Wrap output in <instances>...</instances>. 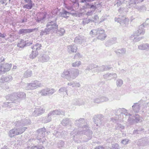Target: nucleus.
<instances>
[{
    "label": "nucleus",
    "instance_id": "nucleus-1",
    "mask_svg": "<svg viewBox=\"0 0 149 149\" xmlns=\"http://www.w3.org/2000/svg\"><path fill=\"white\" fill-rule=\"evenodd\" d=\"M85 122L83 118H80L75 120V124L79 127L75 129L70 133L71 135L72 136L73 139L75 142H79L78 139L83 134L85 135L84 137L87 140L86 141L91 139L93 132L89 129L88 126L84 125Z\"/></svg>",
    "mask_w": 149,
    "mask_h": 149
},
{
    "label": "nucleus",
    "instance_id": "nucleus-2",
    "mask_svg": "<svg viewBox=\"0 0 149 149\" xmlns=\"http://www.w3.org/2000/svg\"><path fill=\"white\" fill-rule=\"evenodd\" d=\"M26 129V127H21L18 128L14 127L9 131L8 133L9 136L12 137L15 136L20 134L23 133Z\"/></svg>",
    "mask_w": 149,
    "mask_h": 149
},
{
    "label": "nucleus",
    "instance_id": "nucleus-3",
    "mask_svg": "<svg viewBox=\"0 0 149 149\" xmlns=\"http://www.w3.org/2000/svg\"><path fill=\"white\" fill-rule=\"evenodd\" d=\"M56 20V18H55L52 20H49L46 25V27L49 29V30L52 33L56 31V30L58 28Z\"/></svg>",
    "mask_w": 149,
    "mask_h": 149
},
{
    "label": "nucleus",
    "instance_id": "nucleus-4",
    "mask_svg": "<svg viewBox=\"0 0 149 149\" xmlns=\"http://www.w3.org/2000/svg\"><path fill=\"white\" fill-rule=\"evenodd\" d=\"M41 85L39 81L36 80L31 83L27 84L25 88L26 90H33L40 87Z\"/></svg>",
    "mask_w": 149,
    "mask_h": 149
},
{
    "label": "nucleus",
    "instance_id": "nucleus-5",
    "mask_svg": "<svg viewBox=\"0 0 149 149\" xmlns=\"http://www.w3.org/2000/svg\"><path fill=\"white\" fill-rule=\"evenodd\" d=\"M124 115L125 116V118H128L127 122L130 123H137L140 120V117L139 115L137 114L135 116H134L133 118H131L130 116H131V115L128 114V115L125 114Z\"/></svg>",
    "mask_w": 149,
    "mask_h": 149
},
{
    "label": "nucleus",
    "instance_id": "nucleus-6",
    "mask_svg": "<svg viewBox=\"0 0 149 149\" xmlns=\"http://www.w3.org/2000/svg\"><path fill=\"white\" fill-rule=\"evenodd\" d=\"M115 114L116 116H118V119L120 118L119 117V116H122L124 117L123 118H125V119L123 120H124L126 118H125V116L124 115L125 114V115L128 114L127 112V110L124 108H120L115 110Z\"/></svg>",
    "mask_w": 149,
    "mask_h": 149
},
{
    "label": "nucleus",
    "instance_id": "nucleus-7",
    "mask_svg": "<svg viewBox=\"0 0 149 149\" xmlns=\"http://www.w3.org/2000/svg\"><path fill=\"white\" fill-rule=\"evenodd\" d=\"M141 101L139 102L138 103H134L132 107V111L135 113H138L140 110L142 109V111H144L143 109V107H142L143 105L141 103Z\"/></svg>",
    "mask_w": 149,
    "mask_h": 149
},
{
    "label": "nucleus",
    "instance_id": "nucleus-8",
    "mask_svg": "<svg viewBox=\"0 0 149 149\" xmlns=\"http://www.w3.org/2000/svg\"><path fill=\"white\" fill-rule=\"evenodd\" d=\"M111 68V67L109 66L103 65L99 67L97 65V67L94 70V72H95L98 73L104 71L110 70Z\"/></svg>",
    "mask_w": 149,
    "mask_h": 149
},
{
    "label": "nucleus",
    "instance_id": "nucleus-9",
    "mask_svg": "<svg viewBox=\"0 0 149 149\" xmlns=\"http://www.w3.org/2000/svg\"><path fill=\"white\" fill-rule=\"evenodd\" d=\"M94 122L96 126L102 124V121L103 119V116L102 115H98L95 116L94 118Z\"/></svg>",
    "mask_w": 149,
    "mask_h": 149
},
{
    "label": "nucleus",
    "instance_id": "nucleus-10",
    "mask_svg": "<svg viewBox=\"0 0 149 149\" xmlns=\"http://www.w3.org/2000/svg\"><path fill=\"white\" fill-rule=\"evenodd\" d=\"M144 25H140L139 27L138 30L135 31L133 34L134 36H139L141 35H143L145 33V30L144 29Z\"/></svg>",
    "mask_w": 149,
    "mask_h": 149
},
{
    "label": "nucleus",
    "instance_id": "nucleus-11",
    "mask_svg": "<svg viewBox=\"0 0 149 149\" xmlns=\"http://www.w3.org/2000/svg\"><path fill=\"white\" fill-rule=\"evenodd\" d=\"M70 80L74 79L79 74V71L78 69H72L70 70Z\"/></svg>",
    "mask_w": 149,
    "mask_h": 149
},
{
    "label": "nucleus",
    "instance_id": "nucleus-12",
    "mask_svg": "<svg viewBox=\"0 0 149 149\" xmlns=\"http://www.w3.org/2000/svg\"><path fill=\"white\" fill-rule=\"evenodd\" d=\"M45 109L42 107L36 108L34 109L32 114L35 116H39L44 113Z\"/></svg>",
    "mask_w": 149,
    "mask_h": 149
},
{
    "label": "nucleus",
    "instance_id": "nucleus-13",
    "mask_svg": "<svg viewBox=\"0 0 149 149\" xmlns=\"http://www.w3.org/2000/svg\"><path fill=\"white\" fill-rule=\"evenodd\" d=\"M36 29H21L19 31L18 33L20 35H24L28 33L32 32Z\"/></svg>",
    "mask_w": 149,
    "mask_h": 149
},
{
    "label": "nucleus",
    "instance_id": "nucleus-14",
    "mask_svg": "<svg viewBox=\"0 0 149 149\" xmlns=\"http://www.w3.org/2000/svg\"><path fill=\"white\" fill-rule=\"evenodd\" d=\"M17 95L16 92H14L11 94L8 95L6 96V99L13 101L16 102H18L17 100L18 99Z\"/></svg>",
    "mask_w": 149,
    "mask_h": 149
},
{
    "label": "nucleus",
    "instance_id": "nucleus-15",
    "mask_svg": "<svg viewBox=\"0 0 149 149\" xmlns=\"http://www.w3.org/2000/svg\"><path fill=\"white\" fill-rule=\"evenodd\" d=\"M77 47L75 44H72L67 46V51L70 54L76 53L77 51Z\"/></svg>",
    "mask_w": 149,
    "mask_h": 149
},
{
    "label": "nucleus",
    "instance_id": "nucleus-16",
    "mask_svg": "<svg viewBox=\"0 0 149 149\" xmlns=\"http://www.w3.org/2000/svg\"><path fill=\"white\" fill-rule=\"evenodd\" d=\"M115 20L118 22L121 25L125 26L126 24L128 23L129 20L127 18L121 19L120 17H116L115 18Z\"/></svg>",
    "mask_w": 149,
    "mask_h": 149
},
{
    "label": "nucleus",
    "instance_id": "nucleus-17",
    "mask_svg": "<svg viewBox=\"0 0 149 149\" xmlns=\"http://www.w3.org/2000/svg\"><path fill=\"white\" fill-rule=\"evenodd\" d=\"M86 39L85 37L81 35H79L76 36L74 40V42L76 43H79L81 44L85 42Z\"/></svg>",
    "mask_w": 149,
    "mask_h": 149
},
{
    "label": "nucleus",
    "instance_id": "nucleus-18",
    "mask_svg": "<svg viewBox=\"0 0 149 149\" xmlns=\"http://www.w3.org/2000/svg\"><path fill=\"white\" fill-rule=\"evenodd\" d=\"M136 3L135 0H129L128 1H126V6L129 8H136Z\"/></svg>",
    "mask_w": 149,
    "mask_h": 149
},
{
    "label": "nucleus",
    "instance_id": "nucleus-19",
    "mask_svg": "<svg viewBox=\"0 0 149 149\" xmlns=\"http://www.w3.org/2000/svg\"><path fill=\"white\" fill-rule=\"evenodd\" d=\"M104 78L106 79L111 80L114 78H116L117 75L115 73L109 74L107 73L103 75Z\"/></svg>",
    "mask_w": 149,
    "mask_h": 149
},
{
    "label": "nucleus",
    "instance_id": "nucleus-20",
    "mask_svg": "<svg viewBox=\"0 0 149 149\" xmlns=\"http://www.w3.org/2000/svg\"><path fill=\"white\" fill-rule=\"evenodd\" d=\"M70 70H65L61 74V77L63 78H66L68 80H70Z\"/></svg>",
    "mask_w": 149,
    "mask_h": 149
},
{
    "label": "nucleus",
    "instance_id": "nucleus-21",
    "mask_svg": "<svg viewBox=\"0 0 149 149\" xmlns=\"http://www.w3.org/2000/svg\"><path fill=\"white\" fill-rule=\"evenodd\" d=\"M138 48L140 50H148L149 49V44L148 43L142 44L138 46Z\"/></svg>",
    "mask_w": 149,
    "mask_h": 149
},
{
    "label": "nucleus",
    "instance_id": "nucleus-22",
    "mask_svg": "<svg viewBox=\"0 0 149 149\" xmlns=\"http://www.w3.org/2000/svg\"><path fill=\"white\" fill-rule=\"evenodd\" d=\"M49 59V57L48 55L44 54L40 56L39 58V61L41 62L48 61Z\"/></svg>",
    "mask_w": 149,
    "mask_h": 149
},
{
    "label": "nucleus",
    "instance_id": "nucleus-23",
    "mask_svg": "<svg viewBox=\"0 0 149 149\" xmlns=\"http://www.w3.org/2000/svg\"><path fill=\"white\" fill-rule=\"evenodd\" d=\"M84 9L89 8L91 9L96 10L97 8L96 6L93 5V3H90L89 2L85 3V6H83Z\"/></svg>",
    "mask_w": 149,
    "mask_h": 149
},
{
    "label": "nucleus",
    "instance_id": "nucleus-24",
    "mask_svg": "<svg viewBox=\"0 0 149 149\" xmlns=\"http://www.w3.org/2000/svg\"><path fill=\"white\" fill-rule=\"evenodd\" d=\"M32 43H29L28 42H26L23 40H21L17 44V46L19 47L20 48H23L24 47L26 46H29L30 44H31Z\"/></svg>",
    "mask_w": 149,
    "mask_h": 149
},
{
    "label": "nucleus",
    "instance_id": "nucleus-25",
    "mask_svg": "<svg viewBox=\"0 0 149 149\" xmlns=\"http://www.w3.org/2000/svg\"><path fill=\"white\" fill-rule=\"evenodd\" d=\"M134 34H133L130 36V39L133 40L134 42H137L140 41L144 38V37H138L139 36H134Z\"/></svg>",
    "mask_w": 149,
    "mask_h": 149
},
{
    "label": "nucleus",
    "instance_id": "nucleus-26",
    "mask_svg": "<svg viewBox=\"0 0 149 149\" xmlns=\"http://www.w3.org/2000/svg\"><path fill=\"white\" fill-rule=\"evenodd\" d=\"M114 52L117 55L120 56V54L123 55L125 54L126 52V49L125 48H122L118 49Z\"/></svg>",
    "mask_w": 149,
    "mask_h": 149
},
{
    "label": "nucleus",
    "instance_id": "nucleus-27",
    "mask_svg": "<svg viewBox=\"0 0 149 149\" xmlns=\"http://www.w3.org/2000/svg\"><path fill=\"white\" fill-rule=\"evenodd\" d=\"M13 79V78L12 76L8 75L6 77L2 76L1 78V80L2 82H9Z\"/></svg>",
    "mask_w": 149,
    "mask_h": 149
},
{
    "label": "nucleus",
    "instance_id": "nucleus-28",
    "mask_svg": "<svg viewBox=\"0 0 149 149\" xmlns=\"http://www.w3.org/2000/svg\"><path fill=\"white\" fill-rule=\"evenodd\" d=\"M50 33L52 32L49 30V29L46 28L44 30H42L40 33V35L41 36L47 34H49Z\"/></svg>",
    "mask_w": 149,
    "mask_h": 149
},
{
    "label": "nucleus",
    "instance_id": "nucleus-29",
    "mask_svg": "<svg viewBox=\"0 0 149 149\" xmlns=\"http://www.w3.org/2000/svg\"><path fill=\"white\" fill-rule=\"evenodd\" d=\"M61 113L60 110H55L51 111L49 113V115L53 116L55 115H59Z\"/></svg>",
    "mask_w": 149,
    "mask_h": 149
},
{
    "label": "nucleus",
    "instance_id": "nucleus-30",
    "mask_svg": "<svg viewBox=\"0 0 149 149\" xmlns=\"http://www.w3.org/2000/svg\"><path fill=\"white\" fill-rule=\"evenodd\" d=\"M45 17V15L41 14L40 15V16L37 17V18L36 19V22L39 23H43L44 21V19Z\"/></svg>",
    "mask_w": 149,
    "mask_h": 149
},
{
    "label": "nucleus",
    "instance_id": "nucleus-31",
    "mask_svg": "<svg viewBox=\"0 0 149 149\" xmlns=\"http://www.w3.org/2000/svg\"><path fill=\"white\" fill-rule=\"evenodd\" d=\"M45 132V129L44 127L40 129L37 131V132L38 133V135L40 137H43Z\"/></svg>",
    "mask_w": 149,
    "mask_h": 149
},
{
    "label": "nucleus",
    "instance_id": "nucleus-32",
    "mask_svg": "<svg viewBox=\"0 0 149 149\" xmlns=\"http://www.w3.org/2000/svg\"><path fill=\"white\" fill-rule=\"evenodd\" d=\"M16 93L17 99L18 98L24 99L26 97V94L24 92H16Z\"/></svg>",
    "mask_w": 149,
    "mask_h": 149
},
{
    "label": "nucleus",
    "instance_id": "nucleus-33",
    "mask_svg": "<svg viewBox=\"0 0 149 149\" xmlns=\"http://www.w3.org/2000/svg\"><path fill=\"white\" fill-rule=\"evenodd\" d=\"M61 123L64 126H66L71 123V121L70 119L67 118L64 119L61 122Z\"/></svg>",
    "mask_w": 149,
    "mask_h": 149
},
{
    "label": "nucleus",
    "instance_id": "nucleus-34",
    "mask_svg": "<svg viewBox=\"0 0 149 149\" xmlns=\"http://www.w3.org/2000/svg\"><path fill=\"white\" fill-rule=\"evenodd\" d=\"M38 54V51L32 49L31 54L29 55V57L33 59L36 57Z\"/></svg>",
    "mask_w": 149,
    "mask_h": 149
},
{
    "label": "nucleus",
    "instance_id": "nucleus-35",
    "mask_svg": "<svg viewBox=\"0 0 149 149\" xmlns=\"http://www.w3.org/2000/svg\"><path fill=\"white\" fill-rule=\"evenodd\" d=\"M70 13L66 10H64L63 11L60 13L61 16L65 18L68 17V15H70Z\"/></svg>",
    "mask_w": 149,
    "mask_h": 149
},
{
    "label": "nucleus",
    "instance_id": "nucleus-36",
    "mask_svg": "<svg viewBox=\"0 0 149 149\" xmlns=\"http://www.w3.org/2000/svg\"><path fill=\"white\" fill-rule=\"evenodd\" d=\"M90 22H92V19L88 18H84L82 19V23L84 25L88 24Z\"/></svg>",
    "mask_w": 149,
    "mask_h": 149
},
{
    "label": "nucleus",
    "instance_id": "nucleus-37",
    "mask_svg": "<svg viewBox=\"0 0 149 149\" xmlns=\"http://www.w3.org/2000/svg\"><path fill=\"white\" fill-rule=\"evenodd\" d=\"M41 44L36 43L35 45H34L33 46L31 47V49L38 51V50H39L41 49Z\"/></svg>",
    "mask_w": 149,
    "mask_h": 149
},
{
    "label": "nucleus",
    "instance_id": "nucleus-38",
    "mask_svg": "<svg viewBox=\"0 0 149 149\" xmlns=\"http://www.w3.org/2000/svg\"><path fill=\"white\" fill-rule=\"evenodd\" d=\"M97 67V65L92 64L89 65L87 66L86 70H92L93 69L95 70ZM94 70H93V71Z\"/></svg>",
    "mask_w": 149,
    "mask_h": 149
},
{
    "label": "nucleus",
    "instance_id": "nucleus-39",
    "mask_svg": "<svg viewBox=\"0 0 149 149\" xmlns=\"http://www.w3.org/2000/svg\"><path fill=\"white\" fill-rule=\"evenodd\" d=\"M142 145L143 146H146L149 144V137H147L146 138L142 140Z\"/></svg>",
    "mask_w": 149,
    "mask_h": 149
},
{
    "label": "nucleus",
    "instance_id": "nucleus-40",
    "mask_svg": "<svg viewBox=\"0 0 149 149\" xmlns=\"http://www.w3.org/2000/svg\"><path fill=\"white\" fill-rule=\"evenodd\" d=\"M22 125L23 126H25L28 125L30 124V120L28 118L21 120Z\"/></svg>",
    "mask_w": 149,
    "mask_h": 149
},
{
    "label": "nucleus",
    "instance_id": "nucleus-41",
    "mask_svg": "<svg viewBox=\"0 0 149 149\" xmlns=\"http://www.w3.org/2000/svg\"><path fill=\"white\" fill-rule=\"evenodd\" d=\"M34 5V4L32 2H31L28 3L27 4L24 5L23 7L24 8H25L27 9H31L32 8Z\"/></svg>",
    "mask_w": 149,
    "mask_h": 149
},
{
    "label": "nucleus",
    "instance_id": "nucleus-42",
    "mask_svg": "<svg viewBox=\"0 0 149 149\" xmlns=\"http://www.w3.org/2000/svg\"><path fill=\"white\" fill-rule=\"evenodd\" d=\"M47 88H45L41 90L39 93L41 95L47 96L48 95Z\"/></svg>",
    "mask_w": 149,
    "mask_h": 149
},
{
    "label": "nucleus",
    "instance_id": "nucleus-43",
    "mask_svg": "<svg viewBox=\"0 0 149 149\" xmlns=\"http://www.w3.org/2000/svg\"><path fill=\"white\" fill-rule=\"evenodd\" d=\"M32 75V71L30 70H28L24 74V76L26 78L30 77Z\"/></svg>",
    "mask_w": 149,
    "mask_h": 149
},
{
    "label": "nucleus",
    "instance_id": "nucleus-44",
    "mask_svg": "<svg viewBox=\"0 0 149 149\" xmlns=\"http://www.w3.org/2000/svg\"><path fill=\"white\" fill-rule=\"evenodd\" d=\"M48 95H51L56 92L55 89L47 88Z\"/></svg>",
    "mask_w": 149,
    "mask_h": 149
},
{
    "label": "nucleus",
    "instance_id": "nucleus-45",
    "mask_svg": "<svg viewBox=\"0 0 149 149\" xmlns=\"http://www.w3.org/2000/svg\"><path fill=\"white\" fill-rule=\"evenodd\" d=\"M57 30V33L60 36L63 35L65 33V30L63 28H60Z\"/></svg>",
    "mask_w": 149,
    "mask_h": 149
},
{
    "label": "nucleus",
    "instance_id": "nucleus-46",
    "mask_svg": "<svg viewBox=\"0 0 149 149\" xmlns=\"http://www.w3.org/2000/svg\"><path fill=\"white\" fill-rule=\"evenodd\" d=\"M12 66V65L11 64H9L8 63H6L3 65L6 72L9 71L10 69Z\"/></svg>",
    "mask_w": 149,
    "mask_h": 149
},
{
    "label": "nucleus",
    "instance_id": "nucleus-47",
    "mask_svg": "<svg viewBox=\"0 0 149 149\" xmlns=\"http://www.w3.org/2000/svg\"><path fill=\"white\" fill-rule=\"evenodd\" d=\"M90 35L93 37L97 36V29H94L91 31L90 32Z\"/></svg>",
    "mask_w": 149,
    "mask_h": 149
},
{
    "label": "nucleus",
    "instance_id": "nucleus-48",
    "mask_svg": "<svg viewBox=\"0 0 149 149\" xmlns=\"http://www.w3.org/2000/svg\"><path fill=\"white\" fill-rule=\"evenodd\" d=\"M59 92L60 93L65 92L66 94L68 95V90L67 88L65 87H62L59 90Z\"/></svg>",
    "mask_w": 149,
    "mask_h": 149
},
{
    "label": "nucleus",
    "instance_id": "nucleus-49",
    "mask_svg": "<svg viewBox=\"0 0 149 149\" xmlns=\"http://www.w3.org/2000/svg\"><path fill=\"white\" fill-rule=\"evenodd\" d=\"M123 83V81L122 79H118L116 80V84L117 87H120L122 85Z\"/></svg>",
    "mask_w": 149,
    "mask_h": 149
},
{
    "label": "nucleus",
    "instance_id": "nucleus-50",
    "mask_svg": "<svg viewBox=\"0 0 149 149\" xmlns=\"http://www.w3.org/2000/svg\"><path fill=\"white\" fill-rule=\"evenodd\" d=\"M22 123V121L21 120H18V121H16L14 124V126L17 127L20 126H22V127L23 125Z\"/></svg>",
    "mask_w": 149,
    "mask_h": 149
},
{
    "label": "nucleus",
    "instance_id": "nucleus-51",
    "mask_svg": "<svg viewBox=\"0 0 149 149\" xmlns=\"http://www.w3.org/2000/svg\"><path fill=\"white\" fill-rule=\"evenodd\" d=\"M19 103V102L12 101L11 102H9V107H11L15 106H17Z\"/></svg>",
    "mask_w": 149,
    "mask_h": 149
},
{
    "label": "nucleus",
    "instance_id": "nucleus-52",
    "mask_svg": "<svg viewBox=\"0 0 149 149\" xmlns=\"http://www.w3.org/2000/svg\"><path fill=\"white\" fill-rule=\"evenodd\" d=\"M81 63L80 61H77L72 64V65L73 67H78L81 65Z\"/></svg>",
    "mask_w": 149,
    "mask_h": 149
},
{
    "label": "nucleus",
    "instance_id": "nucleus-53",
    "mask_svg": "<svg viewBox=\"0 0 149 149\" xmlns=\"http://www.w3.org/2000/svg\"><path fill=\"white\" fill-rule=\"evenodd\" d=\"M106 37L107 36L104 33L98 36H97V38L99 39L103 40H104Z\"/></svg>",
    "mask_w": 149,
    "mask_h": 149
},
{
    "label": "nucleus",
    "instance_id": "nucleus-54",
    "mask_svg": "<svg viewBox=\"0 0 149 149\" xmlns=\"http://www.w3.org/2000/svg\"><path fill=\"white\" fill-rule=\"evenodd\" d=\"M104 31L103 29H97V36H98L99 35L103 34L104 33Z\"/></svg>",
    "mask_w": 149,
    "mask_h": 149
},
{
    "label": "nucleus",
    "instance_id": "nucleus-55",
    "mask_svg": "<svg viewBox=\"0 0 149 149\" xmlns=\"http://www.w3.org/2000/svg\"><path fill=\"white\" fill-rule=\"evenodd\" d=\"M136 8L138 9L141 11H143L146 10V8L145 7L143 6L140 7L136 6Z\"/></svg>",
    "mask_w": 149,
    "mask_h": 149
},
{
    "label": "nucleus",
    "instance_id": "nucleus-56",
    "mask_svg": "<svg viewBox=\"0 0 149 149\" xmlns=\"http://www.w3.org/2000/svg\"><path fill=\"white\" fill-rule=\"evenodd\" d=\"M64 142L61 141H59L58 143V147L60 148H62L64 146Z\"/></svg>",
    "mask_w": 149,
    "mask_h": 149
},
{
    "label": "nucleus",
    "instance_id": "nucleus-57",
    "mask_svg": "<svg viewBox=\"0 0 149 149\" xmlns=\"http://www.w3.org/2000/svg\"><path fill=\"white\" fill-rule=\"evenodd\" d=\"M125 0H117L116 4L117 6L119 7L124 3Z\"/></svg>",
    "mask_w": 149,
    "mask_h": 149
},
{
    "label": "nucleus",
    "instance_id": "nucleus-58",
    "mask_svg": "<svg viewBox=\"0 0 149 149\" xmlns=\"http://www.w3.org/2000/svg\"><path fill=\"white\" fill-rule=\"evenodd\" d=\"M95 10L92 9V10H88L86 14V15L88 16H91L93 14Z\"/></svg>",
    "mask_w": 149,
    "mask_h": 149
},
{
    "label": "nucleus",
    "instance_id": "nucleus-59",
    "mask_svg": "<svg viewBox=\"0 0 149 149\" xmlns=\"http://www.w3.org/2000/svg\"><path fill=\"white\" fill-rule=\"evenodd\" d=\"M49 116L48 114L47 116L45 118L46 120L45 121V123H47L51 121L52 120L51 116Z\"/></svg>",
    "mask_w": 149,
    "mask_h": 149
},
{
    "label": "nucleus",
    "instance_id": "nucleus-60",
    "mask_svg": "<svg viewBox=\"0 0 149 149\" xmlns=\"http://www.w3.org/2000/svg\"><path fill=\"white\" fill-rule=\"evenodd\" d=\"M124 126L121 124L118 125V126L117 127L116 129L120 130L122 131V130L124 129Z\"/></svg>",
    "mask_w": 149,
    "mask_h": 149
},
{
    "label": "nucleus",
    "instance_id": "nucleus-61",
    "mask_svg": "<svg viewBox=\"0 0 149 149\" xmlns=\"http://www.w3.org/2000/svg\"><path fill=\"white\" fill-rule=\"evenodd\" d=\"M101 102H103L107 101L108 100V98L105 97H100Z\"/></svg>",
    "mask_w": 149,
    "mask_h": 149
},
{
    "label": "nucleus",
    "instance_id": "nucleus-62",
    "mask_svg": "<svg viewBox=\"0 0 149 149\" xmlns=\"http://www.w3.org/2000/svg\"><path fill=\"white\" fill-rule=\"evenodd\" d=\"M94 102L95 103H99L101 102L100 97L95 98L94 99Z\"/></svg>",
    "mask_w": 149,
    "mask_h": 149
},
{
    "label": "nucleus",
    "instance_id": "nucleus-63",
    "mask_svg": "<svg viewBox=\"0 0 149 149\" xmlns=\"http://www.w3.org/2000/svg\"><path fill=\"white\" fill-rule=\"evenodd\" d=\"M119 146L118 144H113L112 145V147L111 149H119Z\"/></svg>",
    "mask_w": 149,
    "mask_h": 149
},
{
    "label": "nucleus",
    "instance_id": "nucleus-64",
    "mask_svg": "<svg viewBox=\"0 0 149 149\" xmlns=\"http://www.w3.org/2000/svg\"><path fill=\"white\" fill-rule=\"evenodd\" d=\"M43 146H36L32 147V149H44Z\"/></svg>",
    "mask_w": 149,
    "mask_h": 149
}]
</instances>
